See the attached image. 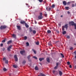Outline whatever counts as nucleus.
Wrapping results in <instances>:
<instances>
[{
    "label": "nucleus",
    "instance_id": "e2e57ef3",
    "mask_svg": "<svg viewBox=\"0 0 76 76\" xmlns=\"http://www.w3.org/2000/svg\"><path fill=\"white\" fill-rule=\"evenodd\" d=\"M74 45H76V43L74 44Z\"/></svg>",
    "mask_w": 76,
    "mask_h": 76
},
{
    "label": "nucleus",
    "instance_id": "a19ab883",
    "mask_svg": "<svg viewBox=\"0 0 76 76\" xmlns=\"http://www.w3.org/2000/svg\"><path fill=\"white\" fill-rule=\"evenodd\" d=\"M3 44L1 43L0 44V46L1 47H3Z\"/></svg>",
    "mask_w": 76,
    "mask_h": 76
},
{
    "label": "nucleus",
    "instance_id": "2eb2a0df",
    "mask_svg": "<svg viewBox=\"0 0 76 76\" xmlns=\"http://www.w3.org/2000/svg\"><path fill=\"white\" fill-rule=\"evenodd\" d=\"M44 58H39V60L40 61H41L42 60H44Z\"/></svg>",
    "mask_w": 76,
    "mask_h": 76
},
{
    "label": "nucleus",
    "instance_id": "bb28decb",
    "mask_svg": "<svg viewBox=\"0 0 76 76\" xmlns=\"http://www.w3.org/2000/svg\"><path fill=\"white\" fill-rule=\"evenodd\" d=\"M3 60L4 61H5V60H6V58H3Z\"/></svg>",
    "mask_w": 76,
    "mask_h": 76
},
{
    "label": "nucleus",
    "instance_id": "f704fd0d",
    "mask_svg": "<svg viewBox=\"0 0 76 76\" xmlns=\"http://www.w3.org/2000/svg\"><path fill=\"white\" fill-rule=\"evenodd\" d=\"M5 63H6V64H7L8 63V61L6 60L5 61Z\"/></svg>",
    "mask_w": 76,
    "mask_h": 76
},
{
    "label": "nucleus",
    "instance_id": "b1692460",
    "mask_svg": "<svg viewBox=\"0 0 76 76\" xmlns=\"http://www.w3.org/2000/svg\"><path fill=\"white\" fill-rule=\"evenodd\" d=\"M31 58V56L29 55L28 56V60H29V58Z\"/></svg>",
    "mask_w": 76,
    "mask_h": 76
},
{
    "label": "nucleus",
    "instance_id": "a18cd8bd",
    "mask_svg": "<svg viewBox=\"0 0 76 76\" xmlns=\"http://www.w3.org/2000/svg\"><path fill=\"white\" fill-rule=\"evenodd\" d=\"M69 7H65V9H69Z\"/></svg>",
    "mask_w": 76,
    "mask_h": 76
},
{
    "label": "nucleus",
    "instance_id": "aec40b11",
    "mask_svg": "<svg viewBox=\"0 0 76 76\" xmlns=\"http://www.w3.org/2000/svg\"><path fill=\"white\" fill-rule=\"evenodd\" d=\"M25 25L26 28H28V27H29L28 25V24H27L26 23H25Z\"/></svg>",
    "mask_w": 76,
    "mask_h": 76
},
{
    "label": "nucleus",
    "instance_id": "3c124183",
    "mask_svg": "<svg viewBox=\"0 0 76 76\" xmlns=\"http://www.w3.org/2000/svg\"><path fill=\"white\" fill-rule=\"evenodd\" d=\"M45 16L46 17V16H47V14H45Z\"/></svg>",
    "mask_w": 76,
    "mask_h": 76
},
{
    "label": "nucleus",
    "instance_id": "5701e85b",
    "mask_svg": "<svg viewBox=\"0 0 76 76\" xmlns=\"http://www.w3.org/2000/svg\"><path fill=\"white\" fill-rule=\"evenodd\" d=\"M47 32L48 34H50V33H51V31L50 30H49L47 31Z\"/></svg>",
    "mask_w": 76,
    "mask_h": 76
},
{
    "label": "nucleus",
    "instance_id": "2f4dec72",
    "mask_svg": "<svg viewBox=\"0 0 76 76\" xmlns=\"http://www.w3.org/2000/svg\"><path fill=\"white\" fill-rule=\"evenodd\" d=\"M64 28H65V27H64V26H63L62 27V30L63 31H64Z\"/></svg>",
    "mask_w": 76,
    "mask_h": 76
},
{
    "label": "nucleus",
    "instance_id": "de8ad7c7",
    "mask_svg": "<svg viewBox=\"0 0 76 76\" xmlns=\"http://www.w3.org/2000/svg\"><path fill=\"white\" fill-rule=\"evenodd\" d=\"M68 4H70V2H68L67 3Z\"/></svg>",
    "mask_w": 76,
    "mask_h": 76
},
{
    "label": "nucleus",
    "instance_id": "9b49d317",
    "mask_svg": "<svg viewBox=\"0 0 76 76\" xmlns=\"http://www.w3.org/2000/svg\"><path fill=\"white\" fill-rule=\"evenodd\" d=\"M64 26V27L66 29H67V28H68V26H67V24H66L65 26Z\"/></svg>",
    "mask_w": 76,
    "mask_h": 76
},
{
    "label": "nucleus",
    "instance_id": "ddd939ff",
    "mask_svg": "<svg viewBox=\"0 0 76 76\" xmlns=\"http://www.w3.org/2000/svg\"><path fill=\"white\" fill-rule=\"evenodd\" d=\"M35 69L36 70H38L39 69L38 68V66H36L35 68Z\"/></svg>",
    "mask_w": 76,
    "mask_h": 76
},
{
    "label": "nucleus",
    "instance_id": "4be33fe9",
    "mask_svg": "<svg viewBox=\"0 0 76 76\" xmlns=\"http://www.w3.org/2000/svg\"><path fill=\"white\" fill-rule=\"evenodd\" d=\"M66 34V31H64L63 32V35H64V34Z\"/></svg>",
    "mask_w": 76,
    "mask_h": 76
},
{
    "label": "nucleus",
    "instance_id": "c85d7f7f",
    "mask_svg": "<svg viewBox=\"0 0 76 76\" xmlns=\"http://www.w3.org/2000/svg\"><path fill=\"white\" fill-rule=\"evenodd\" d=\"M48 45L50 46V45H51V43L50 42H49L48 43Z\"/></svg>",
    "mask_w": 76,
    "mask_h": 76
},
{
    "label": "nucleus",
    "instance_id": "7ed1b4c3",
    "mask_svg": "<svg viewBox=\"0 0 76 76\" xmlns=\"http://www.w3.org/2000/svg\"><path fill=\"white\" fill-rule=\"evenodd\" d=\"M12 45L9 46L7 49V51H10V49H11V48H12Z\"/></svg>",
    "mask_w": 76,
    "mask_h": 76
},
{
    "label": "nucleus",
    "instance_id": "c756f323",
    "mask_svg": "<svg viewBox=\"0 0 76 76\" xmlns=\"http://www.w3.org/2000/svg\"><path fill=\"white\" fill-rule=\"evenodd\" d=\"M61 55L62 57H64V56L63 55V54L61 53Z\"/></svg>",
    "mask_w": 76,
    "mask_h": 76
},
{
    "label": "nucleus",
    "instance_id": "0e129e2a",
    "mask_svg": "<svg viewBox=\"0 0 76 76\" xmlns=\"http://www.w3.org/2000/svg\"><path fill=\"white\" fill-rule=\"evenodd\" d=\"M26 5H28V4H26Z\"/></svg>",
    "mask_w": 76,
    "mask_h": 76
},
{
    "label": "nucleus",
    "instance_id": "a878e982",
    "mask_svg": "<svg viewBox=\"0 0 76 76\" xmlns=\"http://www.w3.org/2000/svg\"><path fill=\"white\" fill-rule=\"evenodd\" d=\"M33 34H36V31L35 30H34L33 31Z\"/></svg>",
    "mask_w": 76,
    "mask_h": 76
},
{
    "label": "nucleus",
    "instance_id": "6e6d98bb",
    "mask_svg": "<svg viewBox=\"0 0 76 76\" xmlns=\"http://www.w3.org/2000/svg\"><path fill=\"white\" fill-rule=\"evenodd\" d=\"M35 23L36 24H37V23L35 20Z\"/></svg>",
    "mask_w": 76,
    "mask_h": 76
},
{
    "label": "nucleus",
    "instance_id": "39448f33",
    "mask_svg": "<svg viewBox=\"0 0 76 76\" xmlns=\"http://www.w3.org/2000/svg\"><path fill=\"white\" fill-rule=\"evenodd\" d=\"M14 58H15V60L16 61H17L18 59V58H17V56L16 55L14 56Z\"/></svg>",
    "mask_w": 76,
    "mask_h": 76
},
{
    "label": "nucleus",
    "instance_id": "13d9d810",
    "mask_svg": "<svg viewBox=\"0 0 76 76\" xmlns=\"http://www.w3.org/2000/svg\"><path fill=\"white\" fill-rule=\"evenodd\" d=\"M53 73H55V71H53Z\"/></svg>",
    "mask_w": 76,
    "mask_h": 76
},
{
    "label": "nucleus",
    "instance_id": "0eeeda50",
    "mask_svg": "<svg viewBox=\"0 0 76 76\" xmlns=\"http://www.w3.org/2000/svg\"><path fill=\"white\" fill-rule=\"evenodd\" d=\"M12 37L14 38H16V34H12Z\"/></svg>",
    "mask_w": 76,
    "mask_h": 76
},
{
    "label": "nucleus",
    "instance_id": "8fccbe9b",
    "mask_svg": "<svg viewBox=\"0 0 76 76\" xmlns=\"http://www.w3.org/2000/svg\"><path fill=\"white\" fill-rule=\"evenodd\" d=\"M57 66H58V63H56V65Z\"/></svg>",
    "mask_w": 76,
    "mask_h": 76
},
{
    "label": "nucleus",
    "instance_id": "f8f14e48",
    "mask_svg": "<svg viewBox=\"0 0 76 76\" xmlns=\"http://www.w3.org/2000/svg\"><path fill=\"white\" fill-rule=\"evenodd\" d=\"M20 23H21V24H24V23H25V21H21L20 22Z\"/></svg>",
    "mask_w": 76,
    "mask_h": 76
},
{
    "label": "nucleus",
    "instance_id": "37998d69",
    "mask_svg": "<svg viewBox=\"0 0 76 76\" xmlns=\"http://www.w3.org/2000/svg\"><path fill=\"white\" fill-rule=\"evenodd\" d=\"M72 7H75V5H74V4H72Z\"/></svg>",
    "mask_w": 76,
    "mask_h": 76
},
{
    "label": "nucleus",
    "instance_id": "6ab92c4d",
    "mask_svg": "<svg viewBox=\"0 0 76 76\" xmlns=\"http://www.w3.org/2000/svg\"><path fill=\"white\" fill-rule=\"evenodd\" d=\"M62 74H63L62 72L59 71V75H60V76H61V75H62Z\"/></svg>",
    "mask_w": 76,
    "mask_h": 76
},
{
    "label": "nucleus",
    "instance_id": "a211bd4d",
    "mask_svg": "<svg viewBox=\"0 0 76 76\" xmlns=\"http://www.w3.org/2000/svg\"><path fill=\"white\" fill-rule=\"evenodd\" d=\"M13 67H14V68H17L18 66L16 65H13Z\"/></svg>",
    "mask_w": 76,
    "mask_h": 76
},
{
    "label": "nucleus",
    "instance_id": "5fc2aeb1",
    "mask_svg": "<svg viewBox=\"0 0 76 76\" xmlns=\"http://www.w3.org/2000/svg\"><path fill=\"white\" fill-rule=\"evenodd\" d=\"M67 13H68V14H69V13H70V12H69V11H68V12H67Z\"/></svg>",
    "mask_w": 76,
    "mask_h": 76
},
{
    "label": "nucleus",
    "instance_id": "dca6fc26",
    "mask_svg": "<svg viewBox=\"0 0 76 76\" xmlns=\"http://www.w3.org/2000/svg\"><path fill=\"white\" fill-rule=\"evenodd\" d=\"M47 61L49 63L50 62V59L48 58H47Z\"/></svg>",
    "mask_w": 76,
    "mask_h": 76
},
{
    "label": "nucleus",
    "instance_id": "473e14b6",
    "mask_svg": "<svg viewBox=\"0 0 76 76\" xmlns=\"http://www.w3.org/2000/svg\"><path fill=\"white\" fill-rule=\"evenodd\" d=\"M58 67V66H56L55 67H54V69H57V68Z\"/></svg>",
    "mask_w": 76,
    "mask_h": 76
},
{
    "label": "nucleus",
    "instance_id": "58836bf2",
    "mask_svg": "<svg viewBox=\"0 0 76 76\" xmlns=\"http://www.w3.org/2000/svg\"><path fill=\"white\" fill-rule=\"evenodd\" d=\"M74 26L75 27V29H76V24H74Z\"/></svg>",
    "mask_w": 76,
    "mask_h": 76
},
{
    "label": "nucleus",
    "instance_id": "c03bdc74",
    "mask_svg": "<svg viewBox=\"0 0 76 76\" xmlns=\"http://www.w3.org/2000/svg\"><path fill=\"white\" fill-rule=\"evenodd\" d=\"M67 38L69 39V38H70V36H67Z\"/></svg>",
    "mask_w": 76,
    "mask_h": 76
},
{
    "label": "nucleus",
    "instance_id": "680f3d73",
    "mask_svg": "<svg viewBox=\"0 0 76 76\" xmlns=\"http://www.w3.org/2000/svg\"><path fill=\"white\" fill-rule=\"evenodd\" d=\"M75 58H76V56H75Z\"/></svg>",
    "mask_w": 76,
    "mask_h": 76
},
{
    "label": "nucleus",
    "instance_id": "4c0bfd02",
    "mask_svg": "<svg viewBox=\"0 0 76 76\" xmlns=\"http://www.w3.org/2000/svg\"><path fill=\"white\" fill-rule=\"evenodd\" d=\"M40 2V3L41 2H42V1H43V0H38Z\"/></svg>",
    "mask_w": 76,
    "mask_h": 76
},
{
    "label": "nucleus",
    "instance_id": "49530a36",
    "mask_svg": "<svg viewBox=\"0 0 76 76\" xmlns=\"http://www.w3.org/2000/svg\"><path fill=\"white\" fill-rule=\"evenodd\" d=\"M67 64H68V65H69V64H70V62H67Z\"/></svg>",
    "mask_w": 76,
    "mask_h": 76
},
{
    "label": "nucleus",
    "instance_id": "603ef678",
    "mask_svg": "<svg viewBox=\"0 0 76 76\" xmlns=\"http://www.w3.org/2000/svg\"><path fill=\"white\" fill-rule=\"evenodd\" d=\"M74 54H75V55H76V51H75L74 52Z\"/></svg>",
    "mask_w": 76,
    "mask_h": 76
},
{
    "label": "nucleus",
    "instance_id": "7c9ffc66",
    "mask_svg": "<svg viewBox=\"0 0 76 76\" xmlns=\"http://www.w3.org/2000/svg\"><path fill=\"white\" fill-rule=\"evenodd\" d=\"M33 58H35V59H36L37 60V57H36V56H33Z\"/></svg>",
    "mask_w": 76,
    "mask_h": 76
},
{
    "label": "nucleus",
    "instance_id": "79ce46f5",
    "mask_svg": "<svg viewBox=\"0 0 76 76\" xmlns=\"http://www.w3.org/2000/svg\"><path fill=\"white\" fill-rule=\"evenodd\" d=\"M73 48L72 47L70 48V50H73Z\"/></svg>",
    "mask_w": 76,
    "mask_h": 76
},
{
    "label": "nucleus",
    "instance_id": "bf43d9fd",
    "mask_svg": "<svg viewBox=\"0 0 76 76\" xmlns=\"http://www.w3.org/2000/svg\"><path fill=\"white\" fill-rule=\"evenodd\" d=\"M57 33H58H58H59V31H57Z\"/></svg>",
    "mask_w": 76,
    "mask_h": 76
},
{
    "label": "nucleus",
    "instance_id": "4d7b16f0",
    "mask_svg": "<svg viewBox=\"0 0 76 76\" xmlns=\"http://www.w3.org/2000/svg\"><path fill=\"white\" fill-rule=\"evenodd\" d=\"M58 25L59 26H61V24H58Z\"/></svg>",
    "mask_w": 76,
    "mask_h": 76
},
{
    "label": "nucleus",
    "instance_id": "423d86ee",
    "mask_svg": "<svg viewBox=\"0 0 76 76\" xmlns=\"http://www.w3.org/2000/svg\"><path fill=\"white\" fill-rule=\"evenodd\" d=\"M46 10L48 11H50V10H51V8L49 7H48L46 8Z\"/></svg>",
    "mask_w": 76,
    "mask_h": 76
},
{
    "label": "nucleus",
    "instance_id": "20e7f679",
    "mask_svg": "<svg viewBox=\"0 0 76 76\" xmlns=\"http://www.w3.org/2000/svg\"><path fill=\"white\" fill-rule=\"evenodd\" d=\"M69 24L71 25H75V24H76V23H75L73 21H71L69 23Z\"/></svg>",
    "mask_w": 76,
    "mask_h": 76
},
{
    "label": "nucleus",
    "instance_id": "864d4df0",
    "mask_svg": "<svg viewBox=\"0 0 76 76\" xmlns=\"http://www.w3.org/2000/svg\"><path fill=\"white\" fill-rule=\"evenodd\" d=\"M69 67L70 68H72V65H69Z\"/></svg>",
    "mask_w": 76,
    "mask_h": 76
},
{
    "label": "nucleus",
    "instance_id": "412c9836",
    "mask_svg": "<svg viewBox=\"0 0 76 76\" xmlns=\"http://www.w3.org/2000/svg\"><path fill=\"white\" fill-rule=\"evenodd\" d=\"M3 70L4 71H7V69H6V68H3Z\"/></svg>",
    "mask_w": 76,
    "mask_h": 76
},
{
    "label": "nucleus",
    "instance_id": "6e6552de",
    "mask_svg": "<svg viewBox=\"0 0 76 76\" xmlns=\"http://www.w3.org/2000/svg\"><path fill=\"white\" fill-rule=\"evenodd\" d=\"M63 4L64 5H65V6H66V4H67V3L66 2V1H63Z\"/></svg>",
    "mask_w": 76,
    "mask_h": 76
},
{
    "label": "nucleus",
    "instance_id": "f03ea898",
    "mask_svg": "<svg viewBox=\"0 0 76 76\" xmlns=\"http://www.w3.org/2000/svg\"><path fill=\"white\" fill-rule=\"evenodd\" d=\"M40 15L39 16L38 18L39 19H42V13H40Z\"/></svg>",
    "mask_w": 76,
    "mask_h": 76
},
{
    "label": "nucleus",
    "instance_id": "f257e3e1",
    "mask_svg": "<svg viewBox=\"0 0 76 76\" xmlns=\"http://www.w3.org/2000/svg\"><path fill=\"white\" fill-rule=\"evenodd\" d=\"M7 27V26H2L0 27L1 29H5Z\"/></svg>",
    "mask_w": 76,
    "mask_h": 76
},
{
    "label": "nucleus",
    "instance_id": "09e8293b",
    "mask_svg": "<svg viewBox=\"0 0 76 76\" xmlns=\"http://www.w3.org/2000/svg\"><path fill=\"white\" fill-rule=\"evenodd\" d=\"M23 63L25 64V63H26V61H24L23 62Z\"/></svg>",
    "mask_w": 76,
    "mask_h": 76
},
{
    "label": "nucleus",
    "instance_id": "cd10ccee",
    "mask_svg": "<svg viewBox=\"0 0 76 76\" xmlns=\"http://www.w3.org/2000/svg\"><path fill=\"white\" fill-rule=\"evenodd\" d=\"M55 7V5L53 4L52 6V8H54V7Z\"/></svg>",
    "mask_w": 76,
    "mask_h": 76
},
{
    "label": "nucleus",
    "instance_id": "9d476101",
    "mask_svg": "<svg viewBox=\"0 0 76 76\" xmlns=\"http://www.w3.org/2000/svg\"><path fill=\"white\" fill-rule=\"evenodd\" d=\"M20 53L21 54H23V53H25V51L24 50H23V51H20Z\"/></svg>",
    "mask_w": 76,
    "mask_h": 76
},
{
    "label": "nucleus",
    "instance_id": "c9c22d12",
    "mask_svg": "<svg viewBox=\"0 0 76 76\" xmlns=\"http://www.w3.org/2000/svg\"><path fill=\"white\" fill-rule=\"evenodd\" d=\"M36 44L37 45H38L39 44V42H37L36 43Z\"/></svg>",
    "mask_w": 76,
    "mask_h": 76
},
{
    "label": "nucleus",
    "instance_id": "ea45409f",
    "mask_svg": "<svg viewBox=\"0 0 76 76\" xmlns=\"http://www.w3.org/2000/svg\"><path fill=\"white\" fill-rule=\"evenodd\" d=\"M5 39H4L2 41V42H5Z\"/></svg>",
    "mask_w": 76,
    "mask_h": 76
},
{
    "label": "nucleus",
    "instance_id": "393cba45",
    "mask_svg": "<svg viewBox=\"0 0 76 76\" xmlns=\"http://www.w3.org/2000/svg\"><path fill=\"white\" fill-rule=\"evenodd\" d=\"M26 44L27 45V46H29V43L27 42L26 43Z\"/></svg>",
    "mask_w": 76,
    "mask_h": 76
},
{
    "label": "nucleus",
    "instance_id": "338daca9",
    "mask_svg": "<svg viewBox=\"0 0 76 76\" xmlns=\"http://www.w3.org/2000/svg\"><path fill=\"white\" fill-rule=\"evenodd\" d=\"M75 4V6H76V4Z\"/></svg>",
    "mask_w": 76,
    "mask_h": 76
},
{
    "label": "nucleus",
    "instance_id": "e433bc0d",
    "mask_svg": "<svg viewBox=\"0 0 76 76\" xmlns=\"http://www.w3.org/2000/svg\"><path fill=\"white\" fill-rule=\"evenodd\" d=\"M26 39H27V37H26V36H25V37H24V39H25V40H26Z\"/></svg>",
    "mask_w": 76,
    "mask_h": 76
},
{
    "label": "nucleus",
    "instance_id": "4468645a",
    "mask_svg": "<svg viewBox=\"0 0 76 76\" xmlns=\"http://www.w3.org/2000/svg\"><path fill=\"white\" fill-rule=\"evenodd\" d=\"M32 50L33 51V52H34V53L35 54H36L37 53V52H36V51H35L34 49H32Z\"/></svg>",
    "mask_w": 76,
    "mask_h": 76
},
{
    "label": "nucleus",
    "instance_id": "1a4fd4ad",
    "mask_svg": "<svg viewBox=\"0 0 76 76\" xmlns=\"http://www.w3.org/2000/svg\"><path fill=\"white\" fill-rule=\"evenodd\" d=\"M17 28L19 29V30H20V26H17Z\"/></svg>",
    "mask_w": 76,
    "mask_h": 76
},
{
    "label": "nucleus",
    "instance_id": "052dcab7",
    "mask_svg": "<svg viewBox=\"0 0 76 76\" xmlns=\"http://www.w3.org/2000/svg\"><path fill=\"white\" fill-rule=\"evenodd\" d=\"M12 75V74H9L10 76V75Z\"/></svg>",
    "mask_w": 76,
    "mask_h": 76
},
{
    "label": "nucleus",
    "instance_id": "f3484780",
    "mask_svg": "<svg viewBox=\"0 0 76 76\" xmlns=\"http://www.w3.org/2000/svg\"><path fill=\"white\" fill-rule=\"evenodd\" d=\"M12 42V41L10 40L8 42L7 44H10Z\"/></svg>",
    "mask_w": 76,
    "mask_h": 76
},
{
    "label": "nucleus",
    "instance_id": "72a5a7b5",
    "mask_svg": "<svg viewBox=\"0 0 76 76\" xmlns=\"http://www.w3.org/2000/svg\"><path fill=\"white\" fill-rule=\"evenodd\" d=\"M29 29L30 32H32V28H30Z\"/></svg>",
    "mask_w": 76,
    "mask_h": 76
},
{
    "label": "nucleus",
    "instance_id": "69168bd1",
    "mask_svg": "<svg viewBox=\"0 0 76 76\" xmlns=\"http://www.w3.org/2000/svg\"><path fill=\"white\" fill-rule=\"evenodd\" d=\"M61 17H63V15H61Z\"/></svg>",
    "mask_w": 76,
    "mask_h": 76
}]
</instances>
